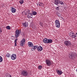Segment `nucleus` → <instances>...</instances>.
<instances>
[{
  "mask_svg": "<svg viewBox=\"0 0 77 77\" xmlns=\"http://www.w3.org/2000/svg\"><path fill=\"white\" fill-rule=\"evenodd\" d=\"M69 57L71 59H74V58L77 57V55L75 54H73L72 52H70L69 54Z\"/></svg>",
  "mask_w": 77,
  "mask_h": 77,
  "instance_id": "1",
  "label": "nucleus"
},
{
  "mask_svg": "<svg viewBox=\"0 0 77 77\" xmlns=\"http://www.w3.org/2000/svg\"><path fill=\"white\" fill-rule=\"evenodd\" d=\"M64 44L66 47H70L72 45V44L70 41H66L64 42Z\"/></svg>",
  "mask_w": 77,
  "mask_h": 77,
  "instance_id": "2",
  "label": "nucleus"
},
{
  "mask_svg": "<svg viewBox=\"0 0 77 77\" xmlns=\"http://www.w3.org/2000/svg\"><path fill=\"white\" fill-rule=\"evenodd\" d=\"M69 35L70 36H71L72 38H74L75 39V38L77 36L76 34H74V32L72 31H71L69 33Z\"/></svg>",
  "mask_w": 77,
  "mask_h": 77,
  "instance_id": "3",
  "label": "nucleus"
},
{
  "mask_svg": "<svg viewBox=\"0 0 77 77\" xmlns=\"http://www.w3.org/2000/svg\"><path fill=\"white\" fill-rule=\"evenodd\" d=\"M21 74L23 76H26L28 75V72L26 70H23L21 72Z\"/></svg>",
  "mask_w": 77,
  "mask_h": 77,
  "instance_id": "4",
  "label": "nucleus"
},
{
  "mask_svg": "<svg viewBox=\"0 0 77 77\" xmlns=\"http://www.w3.org/2000/svg\"><path fill=\"white\" fill-rule=\"evenodd\" d=\"M46 63L47 65L50 66V65H52L53 64V62L48 60H46Z\"/></svg>",
  "mask_w": 77,
  "mask_h": 77,
  "instance_id": "5",
  "label": "nucleus"
},
{
  "mask_svg": "<svg viewBox=\"0 0 77 77\" xmlns=\"http://www.w3.org/2000/svg\"><path fill=\"white\" fill-rule=\"evenodd\" d=\"M21 33V31L17 29L16 31L15 37L16 38H17L18 36H20V34Z\"/></svg>",
  "mask_w": 77,
  "mask_h": 77,
  "instance_id": "6",
  "label": "nucleus"
},
{
  "mask_svg": "<svg viewBox=\"0 0 77 77\" xmlns=\"http://www.w3.org/2000/svg\"><path fill=\"white\" fill-rule=\"evenodd\" d=\"M55 24L57 28H59L60 27V22H59V20H56L55 21Z\"/></svg>",
  "mask_w": 77,
  "mask_h": 77,
  "instance_id": "7",
  "label": "nucleus"
},
{
  "mask_svg": "<svg viewBox=\"0 0 77 77\" xmlns=\"http://www.w3.org/2000/svg\"><path fill=\"white\" fill-rule=\"evenodd\" d=\"M11 58L12 60H15L17 59V55L15 54H12L11 56Z\"/></svg>",
  "mask_w": 77,
  "mask_h": 77,
  "instance_id": "8",
  "label": "nucleus"
},
{
  "mask_svg": "<svg viewBox=\"0 0 77 77\" xmlns=\"http://www.w3.org/2000/svg\"><path fill=\"white\" fill-rule=\"evenodd\" d=\"M31 47H32V48L31 49L32 51H35V50H36L37 49V48H38V46L35 45V46H33Z\"/></svg>",
  "mask_w": 77,
  "mask_h": 77,
  "instance_id": "9",
  "label": "nucleus"
},
{
  "mask_svg": "<svg viewBox=\"0 0 77 77\" xmlns=\"http://www.w3.org/2000/svg\"><path fill=\"white\" fill-rule=\"evenodd\" d=\"M23 13H24V15H27L30 13V11L29 10H26L24 11H23Z\"/></svg>",
  "mask_w": 77,
  "mask_h": 77,
  "instance_id": "10",
  "label": "nucleus"
},
{
  "mask_svg": "<svg viewBox=\"0 0 77 77\" xmlns=\"http://www.w3.org/2000/svg\"><path fill=\"white\" fill-rule=\"evenodd\" d=\"M28 45L29 47H32L33 46V44L32 42H29L28 43Z\"/></svg>",
  "mask_w": 77,
  "mask_h": 77,
  "instance_id": "11",
  "label": "nucleus"
},
{
  "mask_svg": "<svg viewBox=\"0 0 77 77\" xmlns=\"http://www.w3.org/2000/svg\"><path fill=\"white\" fill-rule=\"evenodd\" d=\"M11 11L12 13H15L16 12V9L14 7H11Z\"/></svg>",
  "mask_w": 77,
  "mask_h": 77,
  "instance_id": "12",
  "label": "nucleus"
},
{
  "mask_svg": "<svg viewBox=\"0 0 77 77\" xmlns=\"http://www.w3.org/2000/svg\"><path fill=\"white\" fill-rule=\"evenodd\" d=\"M37 48V50L38 51H42L43 49V48H42L41 46H39Z\"/></svg>",
  "mask_w": 77,
  "mask_h": 77,
  "instance_id": "13",
  "label": "nucleus"
},
{
  "mask_svg": "<svg viewBox=\"0 0 77 77\" xmlns=\"http://www.w3.org/2000/svg\"><path fill=\"white\" fill-rule=\"evenodd\" d=\"M43 42L44 43H45L46 44H48V39L47 38H45L43 40Z\"/></svg>",
  "mask_w": 77,
  "mask_h": 77,
  "instance_id": "14",
  "label": "nucleus"
},
{
  "mask_svg": "<svg viewBox=\"0 0 77 77\" xmlns=\"http://www.w3.org/2000/svg\"><path fill=\"white\" fill-rule=\"evenodd\" d=\"M57 74L59 75H61L63 73V72L60 70H57Z\"/></svg>",
  "mask_w": 77,
  "mask_h": 77,
  "instance_id": "15",
  "label": "nucleus"
},
{
  "mask_svg": "<svg viewBox=\"0 0 77 77\" xmlns=\"http://www.w3.org/2000/svg\"><path fill=\"white\" fill-rule=\"evenodd\" d=\"M60 2V0H55L54 3L55 5H57Z\"/></svg>",
  "mask_w": 77,
  "mask_h": 77,
  "instance_id": "16",
  "label": "nucleus"
},
{
  "mask_svg": "<svg viewBox=\"0 0 77 77\" xmlns=\"http://www.w3.org/2000/svg\"><path fill=\"white\" fill-rule=\"evenodd\" d=\"M53 40L51 39H48V44H50V43H52Z\"/></svg>",
  "mask_w": 77,
  "mask_h": 77,
  "instance_id": "17",
  "label": "nucleus"
},
{
  "mask_svg": "<svg viewBox=\"0 0 77 77\" xmlns=\"http://www.w3.org/2000/svg\"><path fill=\"white\" fill-rule=\"evenodd\" d=\"M22 24L24 27H27L28 26V24L27 23H22Z\"/></svg>",
  "mask_w": 77,
  "mask_h": 77,
  "instance_id": "18",
  "label": "nucleus"
},
{
  "mask_svg": "<svg viewBox=\"0 0 77 77\" xmlns=\"http://www.w3.org/2000/svg\"><path fill=\"white\" fill-rule=\"evenodd\" d=\"M38 6V5H39V6H41L42 7H44V4L43 3H40V2L39 3V4H37Z\"/></svg>",
  "mask_w": 77,
  "mask_h": 77,
  "instance_id": "19",
  "label": "nucleus"
},
{
  "mask_svg": "<svg viewBox=\"0 0 77 77\" xmlns=\"http://www.w3.org/2000/svg\"><path fill=\"white\" fill-rule=\"evenodd\" d=\"M28 18H32V17H31V16H32V14L31 13H28Z\"/></svg>",
  "mask_w": 77,
  "mask_h": 77,
  "instance_id": "20",
  "label": "nucleus"
},
{
  "mask_svg": "<svg viewBox=\"0 0 77 77\" xmlns=\"http://www.w3.org/2000/svg\"><path fill=\"white\" fill-rule=\"evenodd\" d=\"M20 42H23L24 44H25L26 43V40H25V39L23 38L21 41Z\"/></svg>",
  "mask_w": 77,
  "mask_h": 77,
  "instance_id": "21",
  "label": "nucleus"
},
{
  "mask_svg": "<svg viewBox=\"0 0 77 77\" xmlns=\"http://www.w3.org/2000/svg\"><path fill=\"white\" fill-rule=\"evenodd\" d=\"M24 44H25V43H23L22 42H20V46H23V45H24Z\"/></svg>",
  "mask_w": 77,
  "mask_h": 77,
  "instance_id": "22",
  "label": "nucleus"
},
{
  "mask_svg": "<svg viewBox=\"0 0 77 77\" xmlns=\"http://www.w3.org/2000/svg\"><path fill=\"white\" fill-rule=\"evenodd\" d=\"M42 66L41 65H39L38 66V69H40V70H41V69H42Z\"/></svg>",
  "mask_w": 77,
  "mask_h": 77,
  "instance_id": "23",
  "label": "nucleus"
},
{
  "mask_svg": "<svg viewBox=\"0 0 77 77\" xmlns=\"http://www.w3.org/2000/svg\"><path fill=\"white\" fill-rule=\"evenodd\" d=\"M19 2L20 4H23L24 3V0H20L19 1Z\"/></svg>",
  "mask_w": 77,
  "mask_h": 77,
  "instance_id": "24",
  "label": "nucleus"
},
{
  "mask_svg": "<svg viewBox=\"0 0 77 77\" xmlns=\"http://www.w3.org/2000/svg\"><path fill=\"white\" fill-rule=\"evenodd\" d=\"M59 3L60 5H64V3H63V2L62 1H60Z\"/></svg>",
  "mask_w": 77,
  "mask_h": 77,
  "instance_id": "25",
  "label": "nucleus"
},
{
  "mask_svg": "<svg viewBox=\"0 0 77 77\" xmlns=\"http://www.w3.org/2000/svg\"><path fill=\"white\" fill-rule=\"evenodd\" d=\"M6 56H7V57H10V56H11V54H9V53H8L6 55Z\"/></svg>",
  "mask_w": 77,
  "mask_h": 77,
  "instance_id": "26",
  "label": "nucleus"
},
{
  "mask_svg": "<svg viewBox=\"0 0 77 77\" xmlns=\"http://www.w3.org/2000/svg\"><path fill=\"white\" fill-rule=\"evenodd\" d=\"M36 14H37V13L36 12L34 11L32 12V15H35Z\"/></svg>",
  "mask_w": 77,
  "mask_h": 77,
  "instance_id": "27",
  "label": "nucleus"
},
{
  "mask_svg": "<svg viewBox=\"0 0 77 77\" xmlns=\"http://www.w3.org/2000/svg\"><path fill=\"white\" fill-rule=\"evenodd\" d=\"M6 28L7 30H10L11 29V27H10V26H7L6 27Z\"/></svg>",
  "mask_w": 77,
  "mask_h": 77,
  "instance_id": "28",
  "label": "nucleus"
},
{
  "mask_svg": "<svg viewBox=\"0 0 77 77\" xmlns=\"http://www.w3.org/2000/svg\"><path fill=\"white\" fill-rule=\"evenodd\" d=\"M6 76L7 77H12V76L11 75H10L9 73H8L6 75Z\"/></svg>",
  "mask_w": 77,
  "mask_h": 77,
  "instance_id": "29",
  "label": "nucleus"
},
{
  "mask_svg": "<svg viewBox=\"0 0 77 77\" xmlns=\"http://www.w3.org/2000/svg\"><path fill=\"white\" fill-rule=\"evenodd\" d=\"M3 61V59L2 57H0V62H2Z\"/></svg>",
  "mask_w": 77,
  "mask_h": 77,
  "instance_id": "30",
  "label": "nucleus"
},
{
  "mask_svg": "<svg viewBox=\"0 0 77 77\" xmlns=\"http://www.w3.org/2000/svg\"><path fill=\"white\" fill-rule=\"evenodd\" d=\"M56 9L57 10V11H59V8L58 7L56 8Z\"/></svg>",
  "mask_w": 77,
  "mask_h": 77,
  "instance_id": "31",
  "label": "nucleus"
},
{
  "mask_svg": "<svg viewBox=\"0 0 77 77\" xmlns=\"http://www.w3.org/2000/svg\"><path fill=\"white\" fill-rule=\"evenodd\" d=\"M40 26L42 27H43L44 26V24H43V23H41V24H40Z\"/></svg>",
  "mask_w": 77,
  "mask_h": 77,
  "instance_id": "32",
  "label": "nucleus"
},
{
  "mask_svg": "<svg viewBox=\"0 0 77 77\" xmlns=\"http://www.w3.org/2000/svg\"><path fill=\"white\" fill-rule=\"evenodd\" d=\"M17 39H16L14 41V43H17Z\"/></svg>",
  "mask_w": 77,
  "mask_h": 77,
  "instance_id": "33",
  "label": "nucleus"
},
{
  "mask_svg": "<svg viewBox=\"0 0 77 77\" xmlns=\"http://www.w3.org/2000/svg\"><path fill=\"white\" fill-rule=\"evenodd\" d=\"M15 43V45L14 46L15 47H16V46H17V43Z\"/></svg>",
  "mask_w": 77,
  "mask_h": 77,
  "instance_id": "34",
  "label": "nucleus"
},
{
  "mask_svg": "<svg viewBox=\"0 0 77 77\" xmlns=\"http://www.w3.org/2000/svg\"><path fill=\"white\" fill-rule=\"evenodd\" d=\"M2 32V29H0V32Z\"/></svg>",
  "mask_w": 77,
  "mask_h": 77,
  "instance_id": "35",
  "label": "nucleus"
},
{
  "mask_svg": "<svg viewBox=\"0 0 77 77\" xmlns=\"http://www.w3.org/2000/svg\"><path fill=\"white\" fill-rule=\"evenodd\" d=\"M76 35H77V32L76 33Z\"/></svg>",
  "mask_w": 77,
  "mask_h": 77,
  "instance_id": "36",
  "label": "nucleus"
}]
</instances>
